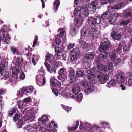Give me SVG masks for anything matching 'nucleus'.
<instances>
[{
  "label": "nucleus",
  "instance_id": "obj_34",
  "mask_svg": "<svg viewBox=\"0 0 132 132\" xmlns=\"http://www.w3.org/2000/svg\"><path fill=\"white\" fill-rule=\"evenodd\" d=\"M94 57L93 54L92 52H90L86 54L85 59L87 60L93 59H94Z\"/></svg>",
  "mask_w": 132,
  "mask_h": 132
},
{
  "label": "nucleus",
  "instance_id": "obj_46",
  "mask_svg": "<svg viewBox=\"0 0 132 132\" xmlns=\"http://www.w3.org/2000/svg\"><path fill=\"white\" fill-rule=\"evenodd\" d=\"M23 124L22 120L20 119L18 120L16 123L17 127L19 128H21L22 127Z\"/></svg>",
  "mask_w": 132,
  "mask_h": 132
},
{
  "label": "nucleus",
  "instance_id": "obj_13",
  "mask_svg": "<svg viewBox=\"0 0 132 132\" xmlns=\"http://www.w3.org/2000/svg\"><path fill=\"white\" fill-rule=\"evenodd\" d=\"M17 55L15 60L13 62V63L14 65L18 66V68H19V67H20V64L23 62V59L21 54Z\"/></svg>",
  "mask_w": 132,
  "mask_h": 132
},
{
  "label": "nucleus",
  "instance_id": "obj_23",
  "mask_svg": "<svg viewBox=\"0 0 132 132\" xmlns=\"http://www.w3.org/2000/svg\"><path fill=\"white\" fill-rule=\"evenodd\" d=\"M81 7H78L77 8L75 9L73 13L74 16H76V17H79V16H81L80 15Z\"/></svg>",
  "mask_w": 132,
  "mask_h": 132
},
{
  "label": "nucleus",
  "instance_id": "obj_47",
  "mask_svg": "<svg viewBox=\"0 0 132 132\" xmlns=\"http://www.w3.org/2000/svg\"><path fill=\"white\" fill-rule=\"evenodd\" d=\"M50 128H52L53 129H55L57 127V125L54 122V121H52L50 123Z\"/></svg>",
  "mask_w": 132,
  "mask_h": 132
},
{
  "label": "nucleus",
  "instance_id": "obj_53",
  "mask_svg": "<svg viewBox=\"0 0 132 132\" xmlns=\"http://www.w3.org/2000/svg\"><path fill=\"white\" fill-rule=\"evenodd\" d=\"M108 66L109 70L110 71L112 70L113 69V64L111 62H109L108 63Z\"/></svg>",
  "mask_w": 132,
  "mask_h": 132
},
{
  "label": "nucleus",
  "instance_id": "obj_20",
  "mask_svg": "<svg viewBox=\"0 0 132 132\" xmlns=\"http://www.w3.org/2000/svg\"><path fill=\"white\" fill-rule=\"evenodd\" d=\"M81 13L85 16H88L89 14V12L87 7H81Z\"/></svg>",
  "mask_w": 132,
  "mask_h": 132
},
{
  "label": "nucleus",
  "instance_id": "obj_41",
  "mask_svg": "<svg viewBox=\"0 0 132 132\" xmlns=\"http://www.w3.org/2000/svg\"><path fill=\"white\" fill-rule=\"evenodd\" d=\"M76 76L77 77H83L85 75L84 74L83 72L79 69H78L76 73Z\"/></svg>",
  "mask_w": 132,
  "mask_h": 132
},
{
  "label": "nucleus",
  "instance_id": "obj_2",
  "mask_svg": "<svg viewBox=\"0 0 132 132\" xmlns=\"http://www.w3.org/2000/svg\"><path fill=\"white\" fill-rule=\"evenodd\" d=\"M111 46L110 41L107 38H104L98 48V50L101 52H104Z\"/></svg>",
  "mask_w": 132,
  "mask_h": 132
},
{
  "label": "nucleus",
  "instance_id": "obj_26",
  "mask_svg": "<svg viewBox=\"0 0 132 132\" xmlns=\"http://www.w3.org/2000/svg\"><path fill=\"white\" fill-rule=\"evenodd\" d=\"M95 78V75L93 74H91L89 75L88 77L89 83L90 84L95 83V80H94Z\"/></svg>",
  "mask_w": 132,
  "mask_h": 132
},
{
  "label": "nucleus",
  "instance_id": "obj_6",
  "mask_svg": "<svg viewBox=\"0 0 132 132\" xmlns=\"http://www.w3.org/2000/svg\"><path fill=\"white\" fill-rule=\"evenodd\" d=\"M69 73V77L70 79L69 80L70 84H72V82H74L76 80L75 75V71L71 67H70L68 69Z\"/></svg>",
  "mask_w": 132,
  "mask_h": 132
},
{
  "label": "nucleus",
  "instance_id": "obj_27",
  "mask_svg": "<svg viewBox=\"0 0 132 132\" xmlns=\"http://www.w3.org/2000/svg\"><path fill=\"white\" fill-rule=\"evenodd\" d=\"M47 120H48V116L46 115H44L40 118L38 119V121L42 123H44L46 122Z\"/></svg>",
  "mask_w": 132,
  "mask_h": 132
},
{
  "label": "nucleus",
  "instance_id": "obj_54",
  "mask_svg": "<svg viewBox=\"0 0 132 132\" xmlns=\"http://www.w3.org/2000/svg\"><path fill=\"white\" fill-rule=\"evenodd\" d=\"M9 34H7L6 35L5 39L4 40L6 42L7 44H8L9 43V41L11 38L9 36Z\"/></svg>",
  "mask_w": 132,
  "mask_h": 132
},
{
  "label": "nucleus",
  "instance_id": "obj_51",
  "mask_svg": "<svg viewBox=\"0 0 132 132\" xmlns=\"http://www.w3.org/2000/svg\"><path fill=\"white\" fill-rule=\"evenodd\" d=\"M61 55L57 54V58H61V56L63 58V60H65L66 59V56H67V55H66V53H61Z\"/></svg>",
  "mask_w": 132,
  "mask_h": 132
},
{
  "label": "nucleus",
  "instance_id": "obj_9",
  "mask_svg": "<svg viewBox=\"0 0 132 132\" xmlns=\"http://www.w3.org/2000/svg\"><path fill=\"white\" fill-rule=\"evenodd\" d=\"M64 95V96L66 95V96H67V98H69L71 99H75V97H76L77 100L78 102H79L81 101L83 97L82 94L81 93H80L77 96V95L75 96L70 93H68L67 96L66 95V94H65Z\"/></svg>",
  "mask_w": 132,
  "mask_h": 132
},
{
  "label": "nucleus",
  "instance_id": "obj_60",
  "mask_svg": "<svg viewBox=\"0 0 132 132\" xmlns=\"http://www.w3.org/2000/svg\"><path fill=\"white\" fill-rule=\"evenodd\" d=\"M96 68H93L90 69L88 70L87 71V73L88 74L94 72L95 71H96Z\"/></svg>",
  "mask_w": 132,
  "mask_h": 132
},
{
  "label": "nucleus",
  "instance_id": "obj_29",
  "mask_svg": "<svg viewBox=\"0 0 132 132\" xmlns=\"http://www.w3.org/2000/svg\"><path fill=\"white\" fill-rule=\"evenodd\" d=\"M116 81L115 79H112L110 81L109 83L107 84L106 86L109 87L114 86L116 84Z\"/></svg>",
  "mask_w": 132,
  "mask_h": 132
},
{
  "label": "nucleus",
  "instance_id": "obj_42",
  "mask_svg": "<svg viewBox=\"0 0 132 132\" xmlns=\"http://www.w3.org/2000/svg\"><path fill=\"white\" fill-rule=\"evenodd\" d=\"M131 46L130 44H125L123 48L124 52H128L130 50Z\"/></svg>",
  "mask_w": 132,
  "mask_h": 132
},
{
  "label": "nucleus",
  "instance_id": "obj_4",
  "mask_svg": "<svg viewBox=\"0 0 132 132\" xmlns=\"http://www.w3.org/2000/svg\"><path fill=\"white\" fill-rule=\"evenodd\" d=\"M87 22L89 25L94 27L97 24L101 23L102 21L100 17L96 18L92 16H88L87 20Z\"/></svg>",
  "mask_w": 132,
  "mask_h": 132
},
{
  "label": "nucleus",
  "instance_id": "obj_30",
  "mask_svg": "<svg viewBox=\"0 0 132 132\" xmlns=\"http://www.w3.org/2000/svg\"><path fill=\"white\" fill-rule=\"evenodd\" d=\"M16 108L15 107L11 109H10L8 111V116L10 117H11L13 114L16 111Z\"/></svg>",
  "mask_w": 132,
  "mask_h": 132
},
{
  "label": "nucleus",
  "instance_id": "obj_44",
  "mask_svg": "<svg viewBox=\"0 0 132 132\" xmlns=\"http://www.w3.org/2000/svg\"><path fill=\"white\" fill-rule=\"evenodd\" d=\"M88 123H86L84 125L83 124H82L80 126L79 128L80 129L83 130H86L87 126L88 125Z\"/></svg>",
  "mask_w": 132,
  "mask_h": 132
},
{
  "label": "nucleus",
  "instance_id": "obj_61",
  "mask_svg": "<svg viewBox=\"0 0 132 132\" xmlns=\"http://www.w3.org/2000/svg\"><path fill=\"white\" fill-rule=\"evenodd\" d=\"M62 108L67 112L71 111V108H70L68 106H65V105H62Z\"/></svg>",
  "mask_w": 132,
  "mask_h": 132
},
{
  "label": "nucleus",
  "instance_id": "obj_28",
  "mask_svg": "<svg viewBox=\"0 0 132 132\" xmlns=\"http://www.w3.org/2000/svg\"><path fill=\"white\" fill-rule=\"evenodd\" d=\"M95 89V87L92 84H90L89 87L85 89V91L87 93H91L93 92Z\"/></svg>",
  "mask_w": 132,
  "mask_h": 132
},
{
  "label": "nucleus",
  "instance_id": "obj_18",
  "mask_svg": "<svg viewBox=\"0 0 132 132\" xmlns=\"http://www.w3.org/2000/svg\"><path fill=\"white\" fill-rule=\"evenodd\" d=\"M109 78V76L108 75L106 74H103V75H101L99 79L101 83L103 84L106 82Z\"/></svg>",
  "mask_w": 132,
  "mask_h": 132
},
{
  "label": "nucleus",
  "instance_id": "obj_59",
  "mask_svg": "<svg viewBox=\"0 0 132 132\" xmlns=\"http://www.w3.org/2000/svg\"><path fill=\"white\" fill-rule=\"evenodd\" d=\"M5 65L4 64V63L3 64H0V72L1 73L3 71H5L4 70L5 69Z\"/></svg>",
  "mask_w": 132,
  "mask_h": 132
},
{
  "label": "nucleus",
  "instance_id": "obj_56",
  "mask_svg": "<svg viewBox=\"0 0 132 132\" xmlns=\"http://www.w3.org/2000/svg\"><path fill=\"white\" fill-rule=\"evenodd\" d=\"M20 118L19 114L18 113L16 114L13 117V121L14 122H15Z\"/></svg>",
  "mask_w": 132,
  "mask_h": 132
},
{
  "label": "nucleus",
  "instance_id": "obj_31",
  "mask_svg": "<svg viewBox=\"0 0 132 132\" xmlns=\"http://www.w3.org/2000/svg\"><path fill=\"white\" fill-rule=\"evenodd\" d=\"M87 29L85 28H83L82 29L81 31V36L82 39L85 38L87 36Z\"/></svg>",
  "mask_w": 132,
  "mask_h": 132
},
{
  "label": "nucleus",
  "instance_id": "obj_37",
  "mask_svg": "<svg viewBox=\"0 0 132 132\" xmlns=\"http://www.w3.org/2000/svg\"><path fill=\"white\" fill-rule=\"evenodd\" d=\"M123 4V2H121L120 4H118L112 6L111 9H113L118 10L120 9Z\"/></svg>",
  "mask_w": 132,
  "mask_h": 132
},
{
  "label": "nucleus",
  "instance_id": "obj_48",
  "mask_svg": "<svg viewBox=\"0 0 132 132\" xmlns=\"http://www.w3.org/2000/svg\"><path fill=\"white\" fill-rule=\"evenodd\" d=\"M12 73L13 74H16L19 72V71L17 69L16 67H13L12 68Z\"/></svg>",
  "mask_w": 132,
  "mask_h": 132
},
{
  "label": "nucleus",
  "instance_id": "obj_17",
  "mask_svg": "<svg viewBox=\"0 0 132 132\" xmlns=\"http://www.w3.org/2000/svg\"><path fill=\"white\" fill-rule=\"evenodd\" d=\"M100 2H98V0H95L93 1L91 4L90 8L93 11L95 10L97 7L98 9L100 8Z\"/></svg>",
  "mask_w": 132,
  "mask_h": 132
},
{
  "label": "nucleus",
  "instance_id": "obj_25",
  "mask_svg": "<svg viewBox=\"0 0 132 132\" xmlns=\"http://www.w3.org/2000/svg\"><path fill=\"white\" fill-rule=\"evenodd\" d=\"M112 37L114 39L116 40H118L121 38V34L119 33H112L111 34Z\"/></svg>",
  "mask_w": 132,
  "mask_h": 132
},
{
  "label": "nucleus",
  "instance_id": "obj_32",
  "mask_svg": "<svg viewBox=\"0 0 132 132\" xmlns=\"http://www.w3.org/2000/svg\"><path fill=\"white\" fill-rule=\"evenodd\" d=\"M1 75L3 77L2 79L6 80L9 77V73L5 71H3L1 73Z\"/></svg>",
  "mask_w": 132,
  "mask_h": 132
},
{
  "label": "nucleus",
  "instance_id": "obj_50",
  "mask_svg": "<svg viewBox=\"0 0 132 132\" xmlns=\"http://www.w3.org/2000/svg\"><path fill=\"white\" fill-rule=\"evenodd\" d=\"M98 2H100L99 3L100 5V7L102 5H104L105 4H107L108 3V2L107 0H98Z\"/></svg>",
  "mask_w": 132,
  "mask_h": 132
},
{
  "label": "nucleus",
  "instance_id": "obj_3",
  "mask_svg": "<svg viewBox=\"0 0 132 132\" xmlns=\"http://www.w3.org/2000/svg\"><path fill=\"white\" fill-rule=\"evenodd\" d=\"M80 56V53L78 48H75L71 51V55L69 57L68 60L71 62H75L77 61Z\"/></svg>",
  "mask_w": 132,
  "mask_h": 132
},
{
  "label": "nucleus",
  "instance_id": "obj_43",
  "mask_svg": "<svg viewBox=\"0 0 132 132\" xmlns=\"http://www.w3.org/2000/svg\"><path fill=\"white\" fill-rule=\"evenodd\" d=\"M79 125V122L78 120H77L76 122V125L75 126L73 127L69 128V130L71 131H73L74 130L76 129L78 127Z\"/></svg>",
  "mask_w": 132,
  "mask_h": 132
},
{
  "label": "nucleus",
  "instance_id": "obj_14",
  "mask_svg": "<svg viewBox=\"0 0 132 132\" xmlns=\"http://www.w3.org/2000/svg\"><path fill=\"white\" fill-rule=\"evenodd\" d=\"M120 15V14L117 13L109 17L108 20L109 23L111 24H113L116 22L117 18Z\"/></svg>",
  "mask_w": 132,
  "mask_h": 132
},
{
  "label": "nucleus",
  "instance_id": "obj_15",
  "mask_svg": "<svg viewBox=\"0 0 132 132\" xmlns=\"http://www.w3.org/2000/svg\"><path fill=\"white\" fill-rule=\"evenodd\" d=\"M125 74L123 73H120L117 75V80L119 83H123L125 81Z\"/></svg>",
  "mask_w": 132,
  "mask_h": 132
},
{
  "label": "nucleus",
  "instance_id": "obj_10",
  "mask_svg": "<svg viewBox=\"0 0 132 132\" xmlns=\"http://www.w3.org/2000/svg\"><path fill=\"white\" fill-rule=\"evenodd\" d=\"M34 88L32 86H29L28 87H23L22 88L21 90V93L20 94L21 96H22L24 93H31L33 91Z\"/></svg>",
  "mask_w": 132,
  "mask_h": 132
},
{
  "label": "nucleus",
  "instance_id": "obj_33",
  "mask_svg": "<svg viewBox=\"0 0 132 132\" xmlns=\"http://www.w3.org/2000/svg\"><path fill=\"white\" fill-rule=\"evenodd\" d=\"M97 68L98 69L101 71L106 72L107 71V69L106 66L104 65L101 64L98 65H97Z\"/></svg>",
  "mask_w": 132,
  "mask_h": 132
},
{
  "label": "nucleus",
  "instance_id": "obj_49",
  "mask_svg": "<svg viewBox=\"0 0 132 132\" xmlns=\"http://www.w3.org/2000/svg\"><path fill=\"white\" fill-rule=\"evenodd\" d=\"M18 107L19 108H23V106H24V101H22L20 100L17 102Z\"/></svg>",
  "mask_w": 132,
  "mask_h": 132
},
{
  "label": "nucleus",
  "instance_id": "obj_5",
  "mask_svg": "<svg viewBox=\"0 0 132 132\" xmlns=\"http://www.w3.org/2000/svg\"><path fill=\"white\" fill-rule=\"evenodd\" d=\"M43 73L39 74L36 77V81L37 84L40 86H43L46 83L45 78L44 75L45 73L44 71H43Z\"/></svg>",
  "mask_w": 132,
  "mask_h": 132
},
{
  "label": "nucleus",
  "instance_id": "obj_19",
  "mask_svg": "<svg viewBox=\"0 0 132 132\" xmlns=\"http://www.w3.org/2000/svg\"><path fill=\"white\" fill-rule=\"evenodd\" d=\"M102 52L104 53V54H101L98 57V62L102 61L103 60L105 59L107 56L108 55V54L109 53V52H106V51Z\"/></svg>",
  "mask_w": 132,
  "mask_h": 132
},
{
  "label": "nucleus",
  "instance_id": "obj_55",
  "mask_svg": "<svg viewBox=\"0 0 132 132\" xmlns=\"http://www.w3.org/2000/svg\"><path fill=\"white\" fill-rule=\"evenodd\" d=\"M94 127L95 128H96V130L98 132H102L103 131V130L102 129V128L96 126L95 124H94Z\"/></svg>",
  "mask_w": 132,
  "mask_h": 132
},
{
  "label": "nucleus",
  "instance_id": "obj_1",
  "mask_svg": "<svg viewBox=\"0 0 132 132\" xmlns=\"http://www.w3.org/2000/svg\"><path fill=\"white\" fill-rule=\"evenodd\" d=\"M45 57V61H48L50 63L54 65V66L52 67L47 62H45L44 64L47 71L51 73L53 72L56 73V69L58 67L57 61L54 59V56L52 54L48 53L46 55Z\"/></svg>",
  "mask_w": 132,
  "mask_h": 132
},
{
  "label": "nucleus",
  "instance_id": "obj_12",
  "mask_svg": "<svg viewBox=\"0 0 132 132\" xmlns=\"http://www.w3.org/2000/svg\"><path fill=\"white\" fill-rule=\"evenodd\" d=\"M65 69L64 68H61L58 72L59 75L57 77V78L60 80L62 79H65L67 78V76L65 72H64Z\"/></svg>",
  "mask_w": 132,
  "mask_h": 132
},
{
  "label": "nucleus",
  "instance_id": "obj_57",
  "mask_svg": "<svg viewBox=\"0 0 132 132\" xmlns=\"http://www.w3.org/2000/svg\"><path fill=\"white\" fill-rule=\"evenodd\" d=\"M121 61V58H118L116 60V59L115 61L113 62L115 63V65H117L119 64V63Z\"/></svg>",
  "mask_w": 132,
  "mask_h": 132
},
{
  "label": "nucleus",
  "instance_id": "obj_36",
  "mask_svg": "<svg viewBox=\"0 0 132 132\" xmlns=\"http://www.w3.org/2000/svg\"><path fill=\"white\" fill-rule=\"evenodd\" d=\"M60 4V1L59 0L56 1L54 3L53 9L56 11L58 9V7Z\"/></svg>",
  "mask_w": 132,
  "mask_h": 132
},
{
  "label": "nucleus",
  "instance_id": "obj_62",
  "mask_svg": "<svg viewBox=\"0 0 132 132\" xmlns=\"http://www.w3.org/2000/svg\"><path fill=\"white\" fill-rule=\"evenodd\" d=\"M128 85L130 86L132 85V74L130 75L129 77V80L128 81Z\"/></svg>",
  "mask_w": 132,
  "mask_h": 132
},
{
  "label": "nucleus",
  "instance_id": "obj_22",
  "mask_svg": "<svg viewBox=\"0 0 132 132\" xmlns=\"http://www.w3.org/2000/svg\"><path fill=\"white\" fill-rule=\"evenodd\" d=\"M78 32V29L74 27H72L70 29V34L72 36H76Z\"/></svg>",
  "mask_w": 132,
  "mask_h": 132
},
{
  "label": "nucleus",
  "instance_id": "obj_40",
  "mask_svg": "<svg viewBox=\"0 0 132 132\" xmlns=\"http://www.w3.org/2000/svg\"><path fill=\"white\" fill-rule=\"evenodd\" d=\"M83 88L86 89L89 87V83L86 80H84L81 82Z\"/></svg>",
  "mask_w": 132,
  "mask_h": 132
},
{
  "label": "nucleus",
  "instance_id": "obj_58",
  "mask_svg": "<svg viewBox=\"0 0 132 132\" xmlns=\"http://www.w3.org/2000/svg\"><path fill=\"white\" fill-rule=\"evenodd\" d=\"M95 74V75L97 76V78L99 79L101 75L103 74V73L101 71L97 70L96 71Z\"/></svg>",
  "mask_w": 132,
  "mask_h": 132
},
{
  "label": "nucleus",
  "instance_id": "obj_8",
  "mask_svg": "<svg viewBox=\"0 0 132 132\" xmlns=\"http://www.w3.org/2000/svg\"><path fill=\"white\" fill-rule=\"evenodd\" d=\"M88 35L89 37L92 39H96L98 36V32L95 28H92Z\"/></svg>",
  "mask_w": 132,
  "mask_h": 132
},
{
  "label": "nucleus",
  "instance_id": "obj_24",
  "mask_svg": "<svg viewBox=\"0 0 132 132\" xmlns=\"http://www.w3.org/2000/svg\"><path fill=\"white\" fill-rule=\"evenodd\" d=\"M108 55L109 57L110 60L112 62H114L116 60L117 56L115 52L110 53L109 52Z\"/></svg>",
  "mask_w": 132,
  "mask_h": 132
},
{
  "label": "nucleus",
  "instance_id": "obj_63",
  "mask_svg": "<svg viewBox=\"0 0 132 132\" xmlns=\"http://www.w3.org/2000/svg\"><path fill=\"white\" fill-rule=\"evenodd\" d=\"M38 40V37L37 36H35V37L34 40L33 42V44L32 45V47H35L37 43Z\"/></svg>",
  "mask_w": 132,
  "mask_h": 132
},
{
  "label": "nucleus",
  "instance_id": "obj_52",
  "mask_svg": "<svg viewBox=\"0 0 132 132\" xmlns=\"http://www.w3.org/2000/svg\"><path fill=\"white\" fill-rule=\"evenodd\" d=\"M123 42H121L118 45V47L116 49V51L117 52L120 51L122 50V47L123 45Z\"/></svg>",
  "mask_w": 132,
  "mask_h": 132
},
{
  "label": "nucleus",
  "instance_id": "obj_7",
  "mask_svg": "<svg viewBox=\"0 0 132 132\" xmlns=\"http://www.w3.org/2000/svg\"><path fill=\"white\" fill-rule=\"evenodd\" d=\"M72 82L71 86L72 92L75 96L80 91V86L75 82Z\"/></svg>",
  "mask_w": 132,
  "mask_h": 132
},
{
  "label": "nucleus",
  "instance_id": "obj_16",
  "mask_svg": "<svg viewBox=\"0 0 132 132\" xmlns=\"http://www.w3.org/2000/svg\"><path fill=\"white\" fill-rule=\"evenodd\" d=\"M83 20L81 16H79V17H76V19L74 21L75 25L77 27H79L81 26L82 24Z\"/></svg>",
  "mask_w": 132,
  "mask_h": 132
},
{
  "label": "nucleus",
  "instance_id": "obj_38",
  "mask_svg": "<svg viewBox=\"0 0 132 132\" xmlns=\"http://www.w3.org/2000/svg\"><path fill=\"white\" fill-rule=\"evenodd\" d=\"M58 31H60V33L57 34V36L60 37H62L64 35L65 29L63 28H60Z\"/></svg>",
  "mask_w": 132,
  "mask_h": 132
},
{
  "label": "nucleus",
  "instance_id": "obj_35",
  "mask_svg": "<svg viewBox=\"0 0 132 132\" xmlns=\"http://www.w3.org/2000/svg\"><path fill=\"white\" fill-rule=\"evenodd\" d=\"M11 50L12 52L14 55L16 54L18 55L20 54L18 49L14 47H11Z\"/></svg>",
  "mask_w": 132,
  "mask_h": 132
},
{
  "label": "nucleus",
  "instance_id": "obj_21",
  "mask_svg": "<svg viewBox=\"0 0 132 132\" xmlns=\"http://www.w3.org/2000/svg\"><path fill=\"white\" fill-rule=\"evenodd\" d=\"M132 16V10L129 9H127L125 10L123 14L124 17L126 18Z\"/></svg>",
  "mask_w": 132,
  "mask_h": 132
},
{
  "label": "nucleus",
  "instance_id": "obj_45",
  "mask_svg": "<svg viewBox=\"0 0 132 132\" xmlns=\"http://www.w3.org/2000/svg\"><path fill=\"white\" fill-rule=\"evenodd\" d=\"M132 19H128L127 20H125L122 21L120 23V24L121 26H124L126 25L130 21V20Z\"/></svg>",
  "mask_w": 132,
  "mask_h": 132
},
{
  "label": "nucleus",
  "instance_id": "obj_39",
  "mask_svg": "<svg viewBox=\"0 0 132 132\" xmlns=\"http://www.w3.org/2000/svg\"><path fill=\"white\" fill-rule=\"evenodd\" d=\"M110 13L109 12H106L103 13L101 16V18L103 20L105 19L109 18V14Z\"/></svg>",
  "mask_w": 132,
  "mask_h": 132
},
{
  "label": "nucleus",
  "instance_id": "obj_64",
  "mask_svg": "<svg viewBox=\"0 0 132 132\" xmlns=\"http://www.w3.org/2000/svg\"><path fill=\"white\" fill-rule=\"evenodd\" d=\"M102 125L104 128H105L106 127H108L109 126V124L108 123L104 122H102Z\"/></svg>",
  "mask_w": 132,
  "mask_h": 132
},
{
  "label": "nucleus",
  "instance_id": "obj_11",
  "mask_svg": "<svg viewBox=\"0 0 132 132\" xmlns=\"http://www.w3.org/2000/svg\"><path fill=\"white\" fill-rule=\"evenodd\" d=\"M50 85L51 87L60 86L61 85V80H59L57 79L53 78L50 80Z\"/></svg>",
  "mask_w": 132,
  "mask_h": 132
}]
</instances>
